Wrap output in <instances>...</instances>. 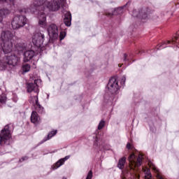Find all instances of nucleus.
I'll use <instances>...</instances> for the list:
<instances>
[{"mask_svg": "<svg viewBox=\"0 0 179 179\" xmlns=\"http://www.w3.org/2000/svg\"><path fill=\"white\" fill-rule=\"evenodd\" d=\"M120 85H118V80L117 78L113 77L109 80V82L107 85V89L110 93L112 94H117L118 90H120Z\"/></svg>", "mask_w": 179, "mask_h": 179, "instance_id": "6", "label": "nucleus"}, {"mask_svg": "<svg viewBox=\"0 0 179 179\" xmlns=\"http://www.w3.org/2000/svg\"><path fill=\"white\" fill-rule=\"evenodd\" d=\"M106 16H108V17H111V16H113V13H106Z\"/></svg>", "mask_w": 179, "mask_h": 179, "instance_id": "35", "label": "nucleus"}, {"mask_svg": "<svg viewBox=\"0 0 179 179\" xmlns=\"http://www.w3.org/2000/svg\"><path fill=\"white\" fill-rule=\"evenodd\" d=\"M125 80H127V78H125V76H123L122 78V81H121V84L122 85H125Z\"/></svg>", "mask_w": 179, "mask_h": 179, "instance_id": "32", "label": "nucleus"}, {"mask_svg": "<svg viewBox=\"0 0 179 179\" xmlns=\"http://www.w3.org/2000/svg\"><path fill=\"white\" fill-rule=\"evenodd\" d=\"M10 14V10H9V9L5 8L0 9V17H1V19H5V17H6V16H8V15Z\"/></svg>", "mask_w": 179, "mask_h": 179, "instance_id": "16", "label": "nucleus"}, {"mask_svg": "<svg viewBox=\"0 0 179 179\" xmlns=\"http://www.w3.org/2000/svg\"><path fill=\"white\" fill-rule=\"evenodd\" d=\"M127 149H131V143H128L127 144Z\"/></svg>", "mask_w": 179, "mask_h": 179, "instance_id": "36", "label": "nucleus"}, {"mask_svg": "<svg viewBox=\"0 0 179 179\" xmlns=\"http://www.w3.org/2000/svg\"><path fill=\"white\" fill-rule=\"evenodd\" d=\"M0 22H2V20H0Z\"/></svg>", "mask_w": 179, "mask_h": 179, "instance_id": "43", "label": "nucleus"}, {"mask_svg": "<svg viewBox=\"0 0 179 179\" xmlns=\"http://www.w3.org/2000/svg\"><path fill=\"white\" fill-rule=\"evenodd\" d=\"M12 134H10V129L9 125H6L0 134V145H9Z\"/></svg>", "mask_w": 179, "mask_h": 179, "instance_id": "5", "label": "nucleus"}, {"mask_svg": "<svg viewBox=\"0 0 179 179\" xmlns=\"http://www.w3.org/2000/svg\"><path fill=\"white\" fill-rule=\"evenodd\" d=\"M22 162H24V160H27V157H24L22 158Z\"/></svg>", "mask_w": 179, "mask_h": 179, "instance_id": "38", "label": "nucleus"}, {"mask_svg": "<svg viewBox=\"0 0 179 179\" xmlns=\"http://www.w3.org/2000/svg\"><path fill=\"white\" fill-rule=\"evenodd\" d=\"M48 33L52 40H57L58 38V27L55 24H51L48 27Z\"/></svg>", "mask_w": 179, "mask_h": 179, "instance_id": "8", "label": "nucleus"}, {"mask_svg": "<svg viewBox=\"0 0 179 179\" xmlns=\"http://www.w3.org/2000/svg\"><path fill=\"white\" fill-rule=\"evenodd\" d=\"M27 23V18L23 15H15L11 22V26L13 30H17L20 27H23Z\"/></svg>", "mask_w": 179, "mask_h": 179, "instance_id": "4", "label": "nucleus"}, {"mask_svg": "<svg viewBox=\"0 0 179 179\" xmlns=\"http://www.w3.org/2000/svg\"><path fill=\"white\" fill-rule=\"evenodd\" d=\"M20 62V58L15 55L10 56H5L1 62V65L3 68H8V66H16L19 65Z\"/></svg>", "mask_w": 179, "mask_h": 179, "instance_id": "3", "label": "nucleus"}, {"mask_svg": "<svg viewBox=\"0 0 179 179\" xmlns=\"http://www.w3.org/2000/svg\"><path fill=\"white\" fill-rule=\"evenodd\" d=\"M31 122L33 124H40L41 122V119H40V116L36 111H33L31 115Z\"/></svg>", "mask_w": 179, "mask_h": 179, "instance_id": "13", "label": "nucleus"}, {"mask_svg": "<svg viewBox=\"0 0 179 179\" xmlns=\"http://www.w3.org/2000/svg\"><path fill=\"white\" fill-rule=\"evenodd\" d=\"M63 179H66V178L64 177Z\"/></svg>", "mask_w": 179, "mask_h": 179, "instance_id": "42", "label": "nucleus"}, {"mask_svg": "<svg viewBox=\"0 0 179 179\" xmlns=\"http://www.w3.org/2000/svg\"><path fill=\"white\" fill-rule=\"evenodd\" d=\"M127 177H128V176H124V178H126V179H127Z\"/></svg>", "mask_w": 179, "mask_h": 179, "instance_id": "41", "label": "nucleus"}, {"mask_svg": "<svg viewBox=\"0 0 179 179\" xmlns=\"http://www.w3.org/2000/svg\"><path fill=\"white\" fill-rule=\"evenodd\" d=\"M0 2H13V0H0Z\"/></svg>", "mask_w": 179, "mask_h": 179, "instance_id": "33", "label": "nucleus"}, {"mask_svg": "<svg viewBox=\"0 0 179 179\" xmlns=\"http://www.w3.org/2000/svg\"><path fill=\"white\" fill-rule=\"evenodd\" d=\"M127 57H128V55H127V54H124V61H127Z\"/></svg>", "mask_w": 179, "mask_h": 179, "instance_id": "37", "label": "nucleus"}, {"mask_svg": "<svg viewBox=\"0 0 179 179\" xmlns=\"http://www.w3.org/2000/svg\"><path fill=\"white\" fill-rule=\"evenodd\" d=\"M92 177H93V172L92 171H90L87 176L86 179H92Z\"/></svg>", "mask_w": 179, "mask_h": 179, "instance_id": "30", "label": "nucleus"}, {"mask_svg": "<svg viewBox=\"0 0 179 179\" xmlns=\"http://www.w3.org/2000/svg\"><path fill=\"white\" fill-rule=\"evenodd\" d=\"M15 37V34L10 31H3L1 34V41H12Z\"/></svg>", "mask_w": 179, "mask_h": 179, "instance_id": "11", "label": "nucleus"}, {"mask_svg": "<svg viewBox=\"0 0 179 179\" xmlns=\"http://www.w3.org/2000/svg\"><path fill=\"white\" fill-rule=\"evenodd\" d=\"M145 173V179H152V173H150V170L147 169L144 171Z\"/></svg>", "mask_w": 179, "mask_h": 179, "instance_id": "24", "label": "nucleus"}, {"mask_svg": "<svg viewBox=\"0 0 179 179\" xmlns=\"http://www.w3.org/2000/svg\"><path fill=\"white\" fill-rule=\"evenodd\" d=\"M6 96L1 95L0 96V103H6Z\"/></svg>", "mask_w": 179, "mask_h": 179, "instance_id": "29", "label": "nucleus"}, {"mask_svg": "<svg viewBox=\"0 0 179 179\" xmlns=\"http://www.w3.org/2000/svg\"><path fill=\"white\" fill-rule=\"evenodd\" d=\"M39 25L41 26V27H45L47 26V18L45 17V15L41 14L39 16Z\"/></svg>", "mask_w": 179, "mask_h": 179, "instance_id": "17", "label": "nucleus"}, {"mask_svg": "<svg viewBox=\"0 0 179 179\" xmlns=\"http://www.w3.org/2000/svg\"><path fill=\"white\" fill-rule=\"evenodd\" d=\"M129 166L127 169V174L131 176V178L139 179L138 167L142 165V155H136L134 153L129 157Z\"/></svg>", "mask_w": 179, "mask_h": 179, "instance_id": "2", "label": "nucleus"}, {"mask_svg": "<svg viewBox=\"0 0 179 179\" xmlns=\"http://www.w3.org/2000/svg\"><path fill=\"white\" fill-rule=\"evenodd\" d=\"M55 135H57V130H54L50 131L48 134V138L47 139H43L41 143H44V142H46V141H48V139H51L52 138V136H55Z\"/></svg>", "mask_w": 179, "mask_h": 179, "instance_id": "21", "label": "nucleus"}, {"mask_svg": "<svg viewBox=\"0 0 179 179\" xmlns=\"http://www.w3.org/2000/svg\"><path fill=\"white\" fill-rule=\"evenodd\" d=\"M94 143V145H96V146H99V144H97V137Z\"/></svg>", "mask_w": 179, "mask_h": 179, "instance_id": "39", "label": "nucleus"}, {"mask_svg": "<svg viewBox=\"0 0 179 179\" xmlns=\"http://www.w3.org/2000/svg\"><path fill=\"white\" fill-rule=\"evenodd\" d=\"M38 92H37L35 96H31V98H30V103H31V104H33V106H36V104H38Z\"/></svg>", "mask_w": 179, "mask_h": 179, "instance_id": "20", "label": "nucleus"}, {"mask_svg": "<svg viewBox=\"0 0 179 179\" xmlns=\"http://www.w3.org/2000/svg\"><path fill=\"white\" fill-rule=\"evenodd\" d=\"M32 43L34 45L40 48L44 43V34L41 32H36L32 36Z\"/></svg>", "mask_w": 179, "mask_h": 179, "instance_id": "7", "label": "nucleus"}, {"mask_svg": "<svg viewBox=\"0 0 179 179\" xmlns=\"http://www.w3.org/2000/svg\"><path fill=\"white\" fill-rule=\"evenodd\" d=\"M70 157L71 156L67 155L64 158L59 159L57 162H56L55 165V169H58V167H61V166H62V164H64V163H65V162H66V160H68Z\"/></svg>", "mask_w": 179, "mask_h": 179, "instance_id": "18", "label": "nucleus"}, {"mask_svg": "<svg viewBox=\"0 0 179 179\" xmlns=\"http://www.w3.org/2000/svg\"><path fill=\"white\" fill-rule=\"evenodd\" d=\"M30 71V64H25L22 66V72L24 73L29 72Z\"/></svg>", "mask_w": 179, "mask_h": 179, "instance_id": "25", "label": "nucleus"}, {"mask_svg": "<svg viewBox=\"0 0 179 179\" xmlns=\"http://www.w3.org/2000/svg\"><path fill=\"white\" fill-rule=\"evenodd\" d=\"M65 36H66L65 32H61L59 35V39L64 40V38H65Z\"/></svg>", "mask_w": 179, "mask_h": 179, "instance_id": "31", "label": "nucleus"}, {"mask_svg": "<svg viewBox=\"0 0 179 179\" xmlns=\"http://www.w3.org/2000/svg\"><path fill=\"white\" fill-rule=\"evenodd\" d=\"M177 40H178V36H175L173 39V43H175L176 41H177Z\"/></svg>", "mask_w": 179, "mask_h": 179, "instance_id": "34", "label": "nucleus"}, {"mask_svg": "<svg viewBox=\"0 0 179 179\" xmlns=\"http://www.w3.org/2000/svg\"><path fill=\"white\" fill-rule=\"evenodd\" d=\"M40 80H35L34 83H29L27 85V91L31 93V92H34V93H38V83Z\"/></svg>", "mask_w": 179, "mask_h": 179, "instance_id": "12", "label": "nucleus"}, {"mask_svg": "<svg viewBox=\"0 0 179 179\" xmlns=\"http://www.w3.org/2000/svg\"><path fill=\"white\" fill-rule=\"evenodd\" d=\"M171 42L170 41H167L165 42H163L162 44L159 45V48H165L166 47H163V45H167V44H170Z\"/></svg>", "mask_w": 179, "mask_h": 179, "instance_id": "28", "label": "nucleus"}, {"mask_svg": "<svg viewBox=\"0 0 179 179\" xmlns=\"http://www.w3.org/2000/svg\"><path fill=\"white\" fill-rule=\"evenodd\" d=\"M149 15V8H143L138 11L136 10H133V16L134 17H141V19H146Z\"/></svg>", "mask_w": 179, "mask_h": 179, "instance_id": "10", "label": "nucleus"}, {"mask_svg": "<svg viewBox=\"0 0 179 179\" xmlns=\"http://www.w3.org/2000/svg\"><path fill=\"white\" fill-rule=\"evenodd\" d=\"M33 57H34V51L33 50L26 51L24 54V62H29L30 59H33Z\"/></svg>", "mask_w": 179, "mask_h": 179, "instance_id": "14", "label": "nucleus"}, {"mask_svg": "<svg viewBox=\"0 0 179 179\" xmlns=\"http://www.w3.org/2000/svg\"><path fill=\"white\" fill-rule=\"evenodd\" d=\"M1 47L4 54H9L13 50V43L9 41H1Z\"/></svg>", "mask_w": 179, "mask_h": 179, "instance_id": "9", "label": "nucleus"}, {"mask_svg": "<svg viewBox=\"0 0 179 179\" xmlns=\"http://www.w3.org/2000/svg\"><path fill=\"white\" fill-rule=\"evenodd\" d=\"M72 20V15L70 12H67L64 14V24L66 26L69 27L71 26V22Z\"/></svg>", "mask_w": 179, "mask_h": 179, "instance_id": "15", "label": "nucleus"}, {"mask_svg": "<svg viewBox=\"0 0 179 179\" xmlns=\"http://www.w3.org/2000/svg\"><path fill=\"white\" fill-rule=\"evenodd\" d=\"M105 124L106 122H104V120H101L98 126V129H103V127H104Z\"/></svg>", "mask_w": 179, "mask_h": 179, "instance_id": "27", "label": "nucleus"}, {"mask_svg": "<svg viewBox=\"0 0 179 179\" xmlns=\"http://www.w3.org/2000/svg\"><path fill=\"white\" fill-rule=\"evenodd\" d=\"M35 109L38 113H43L44 111V108L40 104V103H36L34 105Z\"/></svg>", "mask_w": 179, "mask_h": 179, "instance_id": "23", "label": "nucleus"}, {"mask_svg": "<svg viewBox=\"0 0 179 179\" xmlns=\"http://www.w3.org/2000/svg\"><path fill=\"white\" fill-rule=\"evenodd\" d=\"M117 10H119V11H122V8H119L118 9H117Z\"/></svg>", "mask_w": 179, "mask_h": 179, "instance_id": "40", "label": "nucleus"}, {"mask_svg": "<svg viewBox=\"0 0 179 179\" xmlns=\"http://www.w3.org/2000/svg\"><path fill=\"white\" fill-rule=\"evenodd\" d=\"M125 162H127V158H125V157H123L119 160L117 167L122 170V169H124V166H125Z\"/></svg>", "mask_w": 179, "mask_h": 179, "instance_id": "19", "label": "nucleus"}, {"mask_svg": "<svg viewBox=\"0 0 179 179\" xmlns=\"http://www.w3.org/2000/svg\"><path fill=\"white\" fill-rule=\"evenodd\" d=\"M152 169L154 170V171H155V173H157V179H164V178H163V176H162V175L160 174V172L159 171V169H157V168H156V166H154L152 168Z\"/></svg>", "mask_w": 179, "mask_h": 179, "instance_id": "26", "label": "nucleus"}, {"mask_svg": "<svg viewBox=\"0 0 179 179\" xmlns=\"http://www.w3.org/2000/svg\"><path fill=\"white\" fill-rule=\"evenodd\" d=\"M64 0H53L52 2L47 1V0H34L31 8H24L20 10V13H34L36 10H44V6H46L49 10L55 12L59 10Z\"/></svg>", "mask_w": 179, "mask_h": 179, "instance_id": "1", "label": "nucleus"}, {"mask_svg": "<svg viewBox=\"0 0 179 179\" xmlns=\"http://www.w3.org/2000/svg\"><path fill=\"white\" fill-rule=\"evenodd\" d=\"M15 47L17 51H24V50H26L27 45L25 43H18Z\"/></svg>", "mask_w": 179, "mask_h": 179, "instance_id": "22", "label": "nucleus"}]
</instances>
